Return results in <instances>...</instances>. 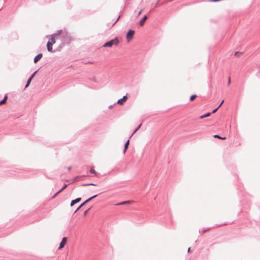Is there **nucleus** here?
I'll return each mask as SVG.
<instances>
[{
  "label": "nucleus",
  "instance_id": "nucleus-27",
  "mask_svg": "<svg viewBox=\"0 0 260 260\" xmlns=\"http://www.w3.org/2000/svg\"><path fill=\"white\" fill-rule=\"evenodd\" d=\"M84 205H82V203L78 207V208L76 210L75 212H77L78 210H79L82 206Z\"/></svg>",
  "mask_w": 260,
  "mask_h": 260
},
{
  "label": "nucleus",
  "instance_id": "nucleus-9",
  "mask_svg": "<svg viewBox=\"0 0 260 260\" xmlns=\"http://www.w3.org/2000/svg\"><path fill=\"white\" fill-rule=\"evenodd\" d=\"M52 45L50 42L47 43V49L49 52H53L52 51Z\"/></svg>",
  "mask_w": 260,
  "mask_h": 260
},
{
  "label": "nucleus",
  "instance_id": "nucleus-5",
  "mask_svg": "<svg viewBox=\"0 0 260 260\" xmlns=\"http://www.w3.org/2000/svg\"><path fill=\"white\" fill-rule=\"evenodd\" d=\"M43 56L42 53H40L37 54L34 59V63H37L40 59L42 58Z\"/></svg>",
  "mask_w": 260,
  "mask_h": 260
},
{
  "label": "nucleus",
  "instance_id": "nucleus-1",
  "mask_svg": "<svg viewBox=\"0 0 260 260\" xmlns=\"http://www.w3.org/2000/svg\"><path fill=\"white\" fill-rule=\"evenodd\" d=\"M119 41L117 37L112 39L103 45L104 47H111L113 45H117Z\"/></svg>",
  "mask_w": 260,
  "mask_h": 260
},
{
  "label": "nucleus",
  "instance_id": "nucleus-35",
  "mask_svg": "<svg viewBox=\"0 0 260 260\" xmlns=\"http://www.w3.org/2000/svg\"><path fill=\"white\" fill-rule=\"evenodd\" d=\"M231 83V79L230 78H229V80H228V85H230Z\"/></svg>",
  "mask_w": 260,
  "mask_h": 260
},
{
  "label": "nucleus",
  "instance_id": "nucleus-2",
  "mask_svg": "<svg viewBox=\"0 0 260 260\" xmlns=\"http://www.w3.org/2000/svg\"><path fill=\"white\" fill-rule=\"evenodd\" d=\"M135 34V31L132 29H129L126 34V39L128 41L131 40Z\"/></svg>",
  "mask_w": 260,
  "mask_h": 260
},
{
  "label": "nucleus",
  "instance_id": "nucleus-18",
  "mask_svg": "<svg viewBox=\"0 0 260 260\" xmlns=\"http://www.w3.org/2000/svg\"><path fill=\"white\" fill-rule=\"evenodd\" d=\"M196 97H197L196 94H193V95H191L190 96V101H193L196 99Z\"/></svg>",
  "mask_w": 260,
  "mask_h": 260
},
{
  "label": "nucleus",
  "instance_id": "nucleus-3",
  "mask_svg": "<svg viewBox=\"0 0 260 260\" xmlns=\"http://www.w3.org/2000/svg\"><path fill=\"white\" fill-rule=\"evenodd\" d=\"M127 96L126 95L123 96L121 99H119L117 101V103L119 105H122L127 100Z\"/></svg>",
  "mask_w": 260,
  "mask_h": 260
},
{
  "label": "nucleus",
  "instance_id": "nucleus-34",
  "mask_svg": "<svg viewBox=\"0 0 260 260\" xmlns=\"http://www.w3.org/2000/svg\"><path fill=\"white\" fill-rule=\"evenodd\" d=\"M142 11H143L142 10H141L139 12V13H138V16H139V15H140L141 14V13L142 12Z\"/></svg>",
  "mask_w": 260,
  "mask_h": 260
},
{
  "label": "nucleus",
  "instance_id": "nucleus-8",
  "mask_svg": "<svg viewBox=\"0 0 260 260\" xmlns=\"http://www.w3.org/2000/svg\"><path fill=\"white\" fill-rule=\"evenodd\" d=\"M147 19V15H145L142 19L139 21V25L140 26H143L144 24L145 21Z\"/></svg>",
  "mask_w": 260,
  "mask_h": 260
},
{
  "label": "nucleus",
  "instance_id": "nucleus-29",
  "mask_svg": "<svg viewBox=\"0 0 260 260\" xmlns=\"http://www.w3.org/2000/svg\"><path fill=\"white\" fill-rule=\"evenodd\" d=\"M61 31H62L61 30H58L56 34V36L59 35L61 34Z\"/></svg>",
  "mask_w": 260,
  "mask_h": 260
},
{
  "label": "nucleus",
  "instance_id": "nucleus-37",
  "mask_svg": "<svg viewBox=\"0 0 260 260\" xmlns=\"http://www.w3.org/2000/svg\"><path fill=\"white\" fill-rule=\"evenodd\" d=\"M187 252L189 253L190 252V248H188L187 250Z\"/></svg>",
  "mask_w": 260,
  "mask_h": 260
},
{
  "label": "nucleus",
  "instance_id": "nucleus-4",
  "mask_svg": "<svg viewBox=\"0 0 260 260\" xmlns=\"http://www.w3.org/2000/svg\"><path fill=\"white\" fill-rule=\"evenodd\" d=\"M67 241V237H63L62 239V240L59 244V246L58 247V249H60L62 248L64 246Z\"/></svg>",
  "mask_w": 260,
  "mask_h": 260
},
{
  "label": "nucleus",
  "instance_id": "nucleus-10",
  "mask_svg": "<svg viewBox=\"0 0 260 260\" xmlns=\"http://www.w3.org/2000/svg\"><path fill=\"white\" fill-rule=\"evenodd\" d=\"M131 201H123L121 202H120L119 203H117L116 205H126V204H130Z\"/></svg>",
  "mask_w": 260,
  "mask_h": 260
},
{
  "label": "nucleus",
  "instance_id": "nucleus-20",
  "mask_svg": "<svg viewBox=\"0 0 260 260\" xmlns=\"http://www.w3.org/2000/svg\"><path fill=\"white\" fill-rule=\"evenodd\" d=\"M68 186V185L67 184H64L63 185V186H62V187H61V188L59 190V192H61L63 190H64Z\"/></svg>",
  "mask_w": 260,
  "mask_h": 260
},
{
  "label": "nucleus",
  "instance_id": "nucleus-23",
  "mask_svg": "<svg viewBox=\"0 0 260 260\" xmlns=\"http://www.w3.org/2000/svg\"><path fill=\"white\" fill-rule=\"evenodd\" d=\"M38 72V71H35L34 73L31 74V75L29 77V78L32 79L33 78L35 77L37 73Z\"/></svg>",
  "mask_w": 260,
  "mask_h": 260
},
{
  "label": "nucleus",
  "instance_id": "nucleus-32",
  "mask_svg": "<svg viewBox=\"0 0 260 260\" xmlns=\"http://www.w3.org/2000/svg\"><path fill=\"white\" fill-rule=\"evenodd\" d=\"M89 210H90V208H89L87 210H85L84 211V214L85 215L88 213V212L89 211Z\"/></svg>",
  "mask_w": 260,
  "mask_h": 260
},
{
  "label": "nucleus",
  "instance_id": "nucleus-14",
  "mask_svg": "<svg viewBox=\"0 0 260 260\" xmlns=\"http://www.w3.org/2000/svg\"><path fill=\"white\" fill-rule=\"evenodd\" d=\"M210 115H211V113L208 112V113H206L205 114H204V115H202L200 116V118H201V119H203V118H204L205 117H207L209 116Z\"/></svg>",
  "mask_w": 260,
  "mask_h": 260
},
{
  "label": "nucleus",
  "instance_id": "nucleus-31",
  "mask_svg": "<svg viewBox=\"0 0 260 260\" xmlns=\"http://www.w3.org/2000/svg\"><path fill=\"white\" fill-rule=\"evenodd\" d=\"M218 108H219L217 107L216 108H215V109H214V110L212 111V113H215V112L217 111V110H218Z\"/></svg>",
  "mask_w": 260,
  "mask_h": 260
},
{
  "label": "nucleus",
  "instance_id": "nucleus-11",
  "mask_svg": "<svg viewBox=\"0 0 260 260\" xmlns=\"http://www.w3.org/2000/svg\"><path fill=\"white\" fill-rule=\"evenodd\" d=\"M129 144V140L128 139L126 142H125V143L124 144V148H125V151H126L127 148H128V145Z\"/></svg>",
  "mask_w": 260,
  "mask_h": 260
},
{
  "label": "nucleus",
  "instance_id": "nucleus-30",
  "mask_svg": "<svg viewBox=\"0 0 260 260\" xmlns=\"http://www.w3.org/2000/svg\"><path fill=\"white\" fill-rule=\"evenodd\" d=\"M209 230H210L209 228L208 229H206V230H202V233H204L206 232L207 231H208Z\"/></svg>",
  "mask_w": 260,
  "mask_h": 260
},
{
  "label": "nucleus",
  "instance_id": "nucleus-33",
  "mask_svg": "<svg viewBox=\"0 0 260 260\" xmlns=\"http://www.w3.org/2000/svg\"><path fill=\"white\" fill-rule=\"evenodd\" d=\"M223 102H224V100H222V102L219 104V105L218 106V107L219 108L222 105V104L223 103Z\"/></svg>",
  "mask_w": 260,
  "mask_h": 260
},
{
  "label": "nucleus",
  "instance_id": "nucleus-7",
  "mask_svg": "<svg viewBox=\"0 0 260 260\" xmlns=\"http://www.w3.org/2000/svg\"><path fill=\"white\" fill-rule=\"evenodd\" d=\"M56 34H53L52 35L51 39L48 41V42H50V43L52 44V45H53L54 44H55V40L54 37H55V36H56Z\"/></svg>",
  "mask_w": 260,
  "mask_h": 260
},
{
  "label": "nucleus",
  "instance_id": "nucleus-24",
  "mask_svg": "<svg viewBox=\"0 0 260 260\" xmlns=\"http://www.w3.org/2000/svg\"><path fill=\"white\" fill-rule=\"evenodd\" d=\"M241 54H242V53L241 52L237 51L235 53L234 55H235V56H239Z\"/></svg>",
  "mask_w": 260,
  "mask_h": 260
},
{
  "label": "nucleus",
  "instance_id": "nucleus-39",
  "mask_svg": "<svg viewBox=\"0 0 260 260\" xmlns=\"http://www.w3.org/2000/svg\"><path fill=\"white\" fill-rule=\"evenodd\" d=\"M112 107H113V105H110V106H109V108H112Z\"/></svg>",
  "mask_w": 260,
  "mask_h": 260
},
{
  "label": "nucleus",
  "instance_id": "nucleus-13",
  "mask_svg": "<svg viewBox=\"0 0 260 260\" xmlns=\"http://www.w3.org/2000/svg\"><path fill=\"white\" fill-rule=\"evenodd\" d=\"M7 98V96L5 95L4 99L0 101V105H2V104H4L6 102Z\"/></svg>",
  "mask_w": 260,
  "mask_h": 260
},
{
  "label": "nucleus",
  "instance_id": "nucleus-15",
  "mask_svg": "<svg viewBox=\"0 0 260 260\" xmlns=\"http://www.w3.org/2000/svg\"><path fill=\"white\" fill-rule=\"evenodd\" d=\"M89 171H90V173L94 174L95 175H96V174H97V173H96V171H95L93 167L90 168Z\"/></svg>",
  "mask_w": 260,
  "mask_h": 260
},
{
  "label": "nucleus",
  "instance_id": "nucleus-21",
  "mask_svg": "<svg viewBox=\"0 0 260 260\" xmlns=\"http://www.w3.org/2000/svg\"><path fill=\"white\" fill-rule=\"evenodd\" d=\"M82 176H76L75 177H74V178H73L71 180V181L72 182H74L75 181H76L78 178H81Z\"/></svg>",
  "mask_w": 260,
  "mask_h": 260
},
{
  "label": "nucleus",
  "instance_id": "nucleus-22",
  "mask_svg": "<svg viewBox=\"0 0 260 260\" xmlns=\"http://www.w3.org/2000/svg\"><path fill=\"white\" fill-rule=\"evenodd\" d=\"M98 194H95V195H93V196H92V197H90L89 198H88V201H89V202H90V201H91L92 199H93L95 198H96V197H98Z\"/></svg>",
  "mask_w": 260,
  "mask_h": 260
},
{
  "label": "nucleus",
  "instance_id": "nucleus-26",
  "mask_svg": "<svg viewBox=\"0 0 260 260\" xmlns=\"http://www.w3.org/2000/svg\"><path fill=\"white\" fill-rule=\"evenodd\" d=\"M89 201H88V199H87L86 201H85L83 203H82V205H85L86 204L88 203Z\"/></svg>",
  "mask_w": 260,
  "mask_h": 260
},
{
  "label": "nucleus",
  "instance_id": "nucleus-6",
  "mask_svg": "<svg viewBox=\"0 0 260 260\" xmlns=\"http://www.w3.org/2000/svg\"><path fill=\"white\" fill-rule=\"evenodd\" d=\"M81 200V198H77L75 200H73L71 202V206H73L75 204L79 202Z\"/></svg>",
  "mask_w": 260,
  "mask_h": 260
},
{
  "label": "nucleus",
  "instance_id": "nucleus-36",
  "mask_svg": "<svg viewBox=\"0 0 260 260\" xmlns=\"http://www.w3.org/2000/svg\"><path fill=\"white\" fill-rule=\"evenodd\" d=\"M71 168H72V167H70H70H68L67 168V169H68V170H70L71 169Z\"/></svg>",
  "mask_w": 260,
  "mask_h": 260
},
{
  "label": "nucleus",
  "instance_id": "nucleus-25",
  "mask_svg": "<svg viewBox=\"0 0 260 260\" xmlns=\"http://www.w3.org/2000/svg\"><path fill=\"white\" fill-rule=\"evenodd\" d=\"M89 201H88V199H87L86 201H85L83 203H82V205H85L86 204L88 203Z\"/></svg>",
  "mask_w": 260,
  "mask_h": 260
},
{
  "label": "nucleus",
  "instance_id": "nucleus-12",
  "mask_svg": "<svg viewBox=\"0 0 260 260\" xmlns=\"http://www.w3.org/2000/svg\"><path fill=\"white\" fill-rule=\"evenodd\" d=\"M141 124H140V125H139L135 129V131H134V132L133 133V134L131 135V136L129 137V139H130L131 138V137L135 133H136L139 129L141 127Z\"/></svg>",
  "mask_w": 260,
  "mask_h": 260
},
{
  "label": "nucleus",
  "instance_id": "nucleus-19",
  "mask_svg": "<svg viewBox=\"0 0 260 260\" xmlns=\"http://www.w3.org/2000/svg\"><path fill=\"white\" fill-rule=\"evenodd\" d=\"M89 185L96 186V184H94V183H85V184H82V186H89Z\"/></svg>",
  "mask_w": 260,
  "mask_h": 260
},
{
  "label": "nucleus",
  "instance_id": "nucleus-17",
  "mask_svg": "<svg viewBox=\"0 0 260 260\" xmlns=\"http://www.w3.org/2000/svg\"><path fill=\"white\" fill-rule=\"evenodd\" d=\"M31 80H32L31 79L28 78V79H27V82L25 84V88L27 87L29 85Z\"/></svg>",
  "mask_w": 260,
  "mask_h": 260
},
{
  "label": "nucleus",
  "instance_id": "nucleus-28",
  "mask_svg": "<svg viewBox=\"0 0 260 260\" xmlns=\"http://www.w3.org/2000/svg\"><path fill=\"white\" fill-rule=\"evenodd\" d=\"M60 192H59V191H58L57 192H56L54 196L52 197V199L54 198L58 193H59Z\"/></svg>",
  "mask_w": 260,
  "mask_h": 260
},
{
  "label": "nucleus",
  "instance_id": "nucleus-16",
  "mask_svg": "<svg viewBox=\"0 0 260 260\" xmlns=\"http://www.w3.org/2000/svg\"><path fill=\"white\" fill-rule=\"evenodd\" d=\"M213 137H214V138H218V139H221V140H224V139H226L225 137H220L218 135H215L213 136Z\"/></svg>",
  "mask_w": 260,
  "mask_h": 260
},
{
  "label": "nucleus",
  "instance_id": "nucleus-38",
  "mask_svg": "<svg viewBox=\"0 0 260 260\" xmlns=\"http://www.w3.org/2000/svg\"><path fill=\"white\" fill-rule=\"evenodd\" d=\"M126 151H125V148H124V149H123V153L124 154H125V152H126Z\"/></svg>",
  "mask_w": 260,
  "mask_h": 260
}]
</instances>
